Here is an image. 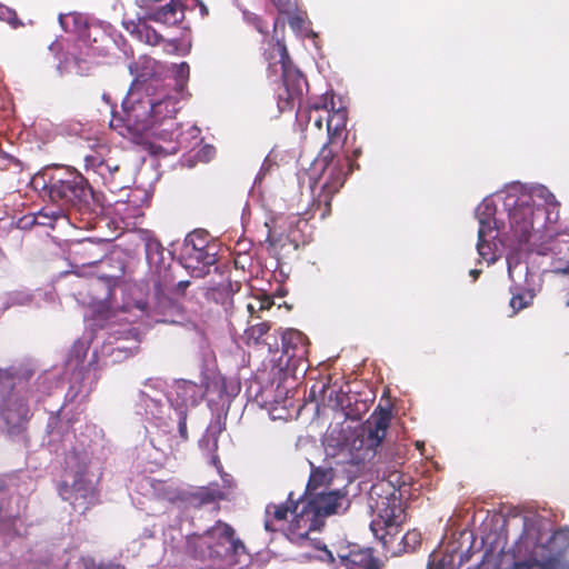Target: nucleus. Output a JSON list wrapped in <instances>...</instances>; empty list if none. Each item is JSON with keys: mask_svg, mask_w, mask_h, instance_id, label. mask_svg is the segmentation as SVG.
<instances>
[{"mask_svg": "<svg viewBox=\"0 0 569 569\" xmlns=\"http://www.w3.org/2000/svg\"><path fill=\"white\" fill-rule=\"evenodd\" d=\"M257 30L260 32V33H267V29L263 27V23H262V20L257 18Z\"/></svg>", "mask_w": 569, "mask_h": 569, "instance_id": "nucleus-59", "label": "nucleus"}, {"mask_svg": "<svg viewBox=\"0 0 569 569\" xmlns=\"http://www.w3.org/2000/svg\"><path fill=\"white\" fill-rule=\"evenodd\" d=\"M311 121L313 122V126L318 129V130H322V128L325 127L326 124V113H313V117L311 118Z\"/></svg>", "mask_w": 569, "mask_h": 569, "instance_id": "nucleus-52", "label": "nucleus"}, {"mask_svg": "<svg viewBox=\"0 0 569 569\" xmlns=\"http://www.w3.org/2000/svg\"><path fill=\"white\" fill-rule=\"evenodd\" d=\"M87 167L93 168L103 180V183L109 188L110 191L114 192L122 190L128 187V181H117L116 174H119L121 167L114 162L99 160L93 157L86 158Z\"/></svg>", "mask_w": 569, "mask_h": 569, "instance_id": "nucleus-28", "label": "nucleus"}, {"mask_svg": "<svg viewBox=\"0 0 569 569\" xmlns=\"http://www.w3.org/2000/svg\"><path fill=\"white\" fill-rule=\"evenodd\" d=\"M493 231L491 219L489 217L486 219H479L477 250L479 256L488 262L496 260L492 246L488 239V237L491 238V233ZM492 238H495V236H492Z\"/></svg>", "mask_w": 569, "mask_h": 569, "instance_id": "nucleus-32", "label": "nucleus"}, {"mask_svg": "<svg viewBox=\"0 0 569 569\" xmlns=\"http://www.w3.org/2000/svg\"><path fill=\"white\" fill-rule=\"evenodd\" d=\"M247 311L250 318H260L259 312H261V305H258L256 297H252L247 303Z\"/></svg>", "mask_w": 569, "mask_h": 569, "instance_id": "nucleus-47", "label": "nucleus"}, {"mask_svg": "<svg viewBox=\"0 0 569 569\" xmlns=\"http://www.w3.org/2000/svg\"><path fill=\"white\" fill-rule=\"evenodd\" d=\"M180 389H183L184 391H187L188 389H198V392L199 395L202 397L203 396V391L201 390V388H198L197 385L192 383L191 381H188V380H181L180 379Z\"/></svg>", "mask_w": 569, "mask_h": 569, "instance_id": "nucleus-54", "label": "nucleus"}, {"mask_svg": "<svg viewBox=\"0 0 569 569\" xmlns=\"http://www.w3.org/2000/svg\"><path fill=\"white\" fill-rule=\"evenodd\" d=\"M179 432H180V438H184V437H187V430H186V427H184V426H182L181 423H180Z\"/></svg>", "mask_w": 569, "mask_h": 569, "instance_id": "nucleus-62", "label": "nucleus"}, {"mask_svg": "<svg viewBox=\"0 0 569 569\" xmlns=\"http://www.w3.org/2000/svg\"><path fill=\"white\" fill-rule=\"evenodd\" d=\"M80 565L82 569H123L120 565L98 563L89 557L81 558Z\"/></svg>", "mask_w": 569, "mask_h": 569, "instance_id": "nucleus-46", "label": "nucleus"}, {"mask_svg": "<svg viewBox=\"0 0 569 569\" xmlns=\"http://www.w3.org/2000/svg\"><path fill=\"white\" fill-rule=\"evenodd\" d=\"M186 551L193 558L201 560L212 559L210 528L202 535H190L187 537Z\"/></svg>", "mask_w": 569, "mask_h": 569, "instance_id": "nucleus-30", "label": "nucleus"}, {"mask_svg": "<svg viewBox=\"0 0 569 569\" xmlns=\"http://www.w3.org/2000/svg\"><path fill=\"white\" fill-rule=\"evenodd\" d=\"M292 516L288 527V537L296 542L308 539L309 533L316 529V516L312 515L307 503L301 509H297V513H292Z\"/></svg>", "mask_w": 569, "mask_h": 569, "instance_id": "nucleus-27", "label": "nucleus"}, {"mask_svg": "<svg viewBox=\"0 0 569 569\" xmlns=\"http://www.w3.org/2000/svg\"><path fill=\"white\" fill-rule=\"evenodd\" d=\"M131 331L132 329L113 331L112 336L118 335V337L114 338V341L110 339L104 341L100 351L94 348L92 360L88 363V367H84L83 362L90 347L91 338L83 336L73 343L66 359V371L70 372V387L66 395L69 401H73L78 397L84 398L90 393L92 381H89L88 376L93 365L100 361H102L103 365L119 362L129 356L128 350L130 348L122 343L121 336L131 333Z\"/></svg>", "mask_w": 569, "mask_h": 569, "instance_id": "nucleus-7", "label": "nucleus"}, {"mask_svg": "<svg viewBox=\"0 0 569 569\" xmlns=\"http://www.w3.org/2000/svg\"><path fill=\"white\" fill-rule=\"evenodd\" d=\"M533 299V295H531L530 292H526V293H516L511 297L510 299V307L512 308L513 312H518L522 309H525L526 307H528L531 301Z\"/></svg>", "mask_w": 569, "mask_h": 569, "instance_id": "nucleus-43", "label": "nucleus"}, {"mask_svg": "<svg viewBox=\"0 0 569 569\" xmlns=\"http://www.w3.org/2000/svg\"><path fill=\"white\" fill-rule=\"evenodd\" d=\"M391 422V411L388 408L378 407L361 425L358 437L360 448L375 451L387 436Z\"/></svg>", "mask_w": 569, "mask_h": 569, "instance_id": "nucleus-16", "label": "nucleus"}, {"mask_svg": "<svg viewBox=\"0 0 569 569\" xmlns=\"http://www.w3.org/2000/svg\"><path fill=\"white\" fill-rule=\"evenodd\" d=\"M300 503L293 499V493L290 492L288 499L283 503H269L264 511V529L274 532L279 529L278 523H284L289 513H297Z\"/></svg>", "mask_w": 569, "mask_h": 569, "instance_id": "nucleus-25", "label": "nucleus"}, {"mask_svg": "<svg viewBox=\"0 0 569 569\" xmlns=\"http://www.w3.org/2000/svg\"><path fill=\"white\" fill-rule=\"evenodd\" d=\"M278 11L282 14H289L291 10L290 0H272Z\"/></svg>", "mask_w": 569, "mask_h": 569, "instance_id": "nucleus-50", "label": "nucleus"}, {"mask_svg": "<svg viewBox=\"0 0 569 569\" xmlns=\"http://www.w3.org/2000/svg\"><path fill=\"white\" fill-rule=\"evenodd\" d=\"M43 443L50 452L64 456V471L58 487L60 497L83 512L96 501L93 461L102 460L108 451L102 429L86 423L76 435L70 431L69 421L60 420L51 411Z\"/></svg>", "mask_w": 569, "mask_h": 569, "instance_id": "nucleus-1", "label": "nucleus"}, {"mask_svg": "<svg viewBox=\"0 0 569 569\" xmlns=\"http://www.w3.org/2000/svg\"><path fill=\"white\" fill-rule=\"evenodd\" d=\"M18 162L19 161L10 154H7V153L0 154V169L1 170L8 169L11 163L18 164Z\"/></svg>", "mask_w": 569, "mask_h": 569, "instance_id": "nucleus-51", "label": "nucleus"}, {"mask_svg": "<svg viewBox=\"0 0 569 569\" xmlns=\"http://www.w3.org/2000/svg\"><path fill=\"white\" fill-rule=\"evenodd\" d=\"M307 505L312 515L319 518L347 511L350 500L341 490L319 491L311 496Z\"/></svg>", "mask_w": 569, "mask_h": 569, "instance_id": "nucleus-20", "label": "nucleus"}, {"mask_svg": "<svg viewBox=\"0 0 569 569\" xmlns=\"http://www.w3.org/2000/svg\"><path fill=\"white\" fill-rule=\"evenodd\" d=\"M332 480V469L312 467L310 477L307 483L306 492L310 496L319 493V489L329 485Z\"/></svg>", "mask_w": 569, "mask_h": 569, "instance_id": "nucleus-34", "label": "nucleus"}, {"mask_svg": "<svg viewBox=\"0 0 569 569\" xmlns=\"http://www.w3.org/2000/svg\"><path fill=\"white\" fill-rule=\"evenodd\" d=\"M336 102H335V94L333 92H326L320 98H318L316 101L308 104V107L302 110L301 107L297 111V116L302 119L303 114L306 113L307 122H311V118L313 117V113H326L330 110L336 109Z\"/></svg>", "mask_w": 569, "mask_h": 569, "instance_id": "nucleus-33", "label": "nucleus"}, {"mask_svg": "<svg viewBox=\"0 0 569 569\" xmlns=\"http://www.w3.org/2000/svg\"><path fill=\"white\" fill-rule=\"evenodd\" d=\"M217 244L204 229L187 234L180 250V266L193 278H203L217 259Z\"/></svg>", "mask_w": 569, "mask_h": 569, "instance_id": "nucleus-11", "label": "nucleus"}, {"mask_svg": "<svg viewBox=\"0 0 569 569\" xmlns=\"http://www.w3.org/2000/svg\"><path fill=\"white\" fill-rule=\"evenodd\" d=\"M59 23L67 31L76 34V42L68 49L57 64L58 72L87 74L96 64L94 58L104 57L111 44L119 46L123 38L104 21H88L79 13L60 14Z\"/></svg>", "mask_w": 569, "mask_h": 569, "instance_id": "nucleus-5", "label": "nucleus"}, {"mask_svg": "<svg viewBox=\"0 0 569 569\" xmlns=\"http://www.w3.org/2000/svg\"><path fill=\"white\" fill-rule=\"evenodd\" d=\"M189 284H190V281H188V280H180V282H179L180 291L186 290V288H187Z\"/></svg>", "mask_w": 569, "mask_h": 569, "instance_id": "nucleus-60", "label": "nucleus"}, {"mask_svg": "<svg viewBox=\"0 0 569 569\" xmlns=\"http://www.w3.org/2000/svg\"><path fill=\"white\" fill-rule=\"evenodd\" d=\"M289 27L297 33L308 37L311 33L310 21L306 12L297 11L288 18Z\"/></svg>", "mask_w": 569, "mask_h": 569, "instance_id": "nucleus-38", "label": "nucleus"}, {"mask_svg": "<svg viewBox=\"0 0 569 569\" xmlns=\"http://www.w3.org/2000/svg\"><path fill=\"white\" fill-rule=\"evenodd\" d=\"M158 482H160L162 486L161 491H163L164 495H154L156 499L168 501L170 503H174L178 499V485L174 478L171 479H162L159 478Z\"/></svg>", "mask_w": 569, "mask_h": 569, "instance_id": "nucleus-40", "label": "nucleus"}, {"mask_svg": "<svg viewBox=\"0 0 569 569\" xmlns=\"http://www.w3.org/2000/svg\"><path fill=\"white\" fill-rule=\"evenodd\" d=\"M361 153V150L359 148L355 149L352 151L353 160L357 159Z\"/></svg>", "mask_w": 569, "mask_h": 569, "instance_id": "nucleus-63", "label": "nucleus"}, {"mask_svg": "<svg viewBox=\"0 0 569 569\" xmlns=\"http://www.w3.org/2000/svg\"><path fill=\"white\" fill-rule=\"evenodd\" d=\"M224 498V493L216 487H200L193 491L183 493L180 496V500L188 501L194 507H201L204 505L220 501Z\"/></svg>", "mask_w": 569, "mask_h": 569, "instance_id": "nucleus-31", "label": "nucleus"}, {"mask_svg": "<svg viewBox=\"0 0 569 569\" xmlns=\"http://www.w3.org/2000/svg\"><path fill=\"white\" fill-rule=\"evenodd\" d=\"M323 550L326 551V555H327V558L329 559V561L333 562L335 558L332 556V552L330 550H328L326 546L323 547Z\"/></svg>", "mask_w": 569, "mask_h": 569, "instance_id": "nucleus-61", "label": "nucleus"}, {"mask_svg": "<svg viewBox=\"0 0 569 569\" xmlns=\"http://www.w3.org/2000/svg\"><path fill=\"white\" fill-rule=\"evenodd\" d=\"M212 559L227 560L246 551L244 543L236 537L234 529L227 522L218 520L211 528Z\"/></svg>", "mask_w": 569, "mask_h": 569, "instance_id": "nucleus-15", "label": "nucleus"}, {"mask_svg": "<svg viewBox=\"0 0 569 569\" xmlns=\"http://www.w3.org/2000/svg\"><path fill=\"white\" fill-rule=\"evenodd\" d=\"M190 68L187 62H180V99H183L184 96V89L181 83L182 80H188L189 78Z\"/></svg>", "mask_w": 569, "mask_h": 569, "instance_id": "nucleus-48", "label": "nucleus"}, {"mask_svg": "<svg viewBox=\"0 0 569 569\" xmlns=\"http://www.w3.org/2000/svg\"><path fill=\"white\" fill-rule=\"evenodd\" d=\"M142 12H138L136 19L123 20L124 29L140 42L159 46L168 53L178 51V39H166L163 34L153 29L148 21L152 20L168 27L178 23V0H137Z\"/></svg>", "mask_w": 569, "mask_h": 569, "instance_id": "nucleus-10", "label": "nucleus"}, {"mask_svg": "<svg viewBox=\"0 0 569 569\" xmlns=\"http://www.w3.org/2000/svg\"><path fill=\"white\" fill-rule=\"evenodd\" d=\"M568 548V528L547 533L533 526L527 527L513 546L511 569H569L565 557Z\"/></svg>", "mask_w": 569, "mask_h": 569, "instance_id": "nucleus-6", "label": "nucleus"}, {"mask_svg": "<svg viewBox=\"0 0 569 569\" xmlns=\"http://www.w3.org/2000/svg\"><path fill=\"white\" fill-rule=\"evenodd\" d=\"M174 528L172 527H168L164 531H163V536H164V543L168 545L169 543V539H170V547L172 549L176 548L174 546Z\"/></svg>", "mask_w": 569, "mask_h": 569, "instance_id": "nucleus-53", "label": "nucleus"}, {"mask_svg": "<svg viewBox=\"0 0 569 569\" xmlns=\"http://www.w3.org/2000/svg\"><path fill=\"white\" fill-rule=\"evenodd\" d=\"M557 244L559 249L552 260L556 297L561 305L569 307V260L559 256L562 253L561 242L558 241Z\"/></svg>", "mask_w": 569, "mask_h": 569, "instance_id": "nucleus-24", "label": "nucleus"}, {"mask_svg": "<svg viewBox=\"0 0 569 569\" xmlns=\"http://www.w3.org/2000/svg\"><path fill=\"white\" fill-rule=\"evenodd\" d=\"M67 220L64 211L61 207L53 209L49 207H44L36 213L30 216H26L21 222L23 227L27 226H43L49 228H54V224L59 221Z\"/></svg>", "mask_w": 569, "mask_h": 569, "instance_id": "nucleus-29", "label": "nucleus"}, {"mask_svg": "<svg viewBox=\"0 0 569 569\" xmlns=\"http://www.w3.org/2000/svg\"><path fill=\"white\" fill-rule=\"evenodd\" d=\"M200 133H201V130L196 126H193L189 131L191 139L199 140V141H201Z\"/></svg>", "mask_w": 569, "mask_h": 569, "instance_id": "nucleus-57", "label": "nucleus"}, {"mask_svg": "<svg viewBox=\"0 0 569 569\" xmlns=\"http://www.w3.org/2000/svg\"><path fill=\"white\" fill-rule=\"evenodd\" d=\"M0 21L7 22L12 29L23 27V22L18 18L17 12L1 3Z\"/></svg>", "mask_w": 569, "mask_h": 569, "instance_id": "nucleus-42", "label": "nucleus"}, {"mask_svg": "<svg viewBox=\"0 0 569 569\" xmlns=\"http://www.w3.org/2000/svg\"><path fill=\"white\" fill-rule=\"evenodd\" d=\"M401 541L406 550L413 551L421 543V533L416 529L409 530L403 535Z\"/></svg>", "mask_w": 569, "mask_h": 569, "instance_id": "nucleus-44", "label": "nucleus"}, {"mask_svg": "<svg viewBox=\"0 0 569 569\" xmlns=\"http://www.w3.org/2000/svg\"><path fill=\"white\" fill-rule=\"evenodd\" d=\"M62 48V44L60 41H54L50 44L49 49L50 51L52 52H57L58 50H60Z\"/></svg>", "mask_w": 569, "mask_h": 569, "instance_id": "nucleus-58", "label": "nucleus"}, {"mask_svg": "<svg viewBox=\"0 0 569 569\" xmlns=\"http://www.w3.org/2000/svg\"><path fill=\"white\" fill-rule=\"evenodd\" d=\"M173 84L159 86L154 80L142 87L130 88L121 103L122 114L112 111L110 126L119 134L140 142L152 134L176 143L178 138V71L172 72Z\"/></svg>", "mask_w": 569, "mask_h": 569, "instance_id": "nucleus-2", "label": "nucleus"}, {"mask_svg": "<svg viewBox=\"0 0 569 569\" xmlns=\"http://www.w3.org/2000/svg\"><path fill=\"white\" fill-rule=\"evenodd\" d=\"M538 197L545 200V204L548 207L547 212L551 213L553 210H558L560 203L556 199L555 194L551 193L547 188L538 190Z\"/></svg>", "mask_w": 569, "mask_h": 569, "instance_id": "nucleus-45", "label": "nucleus"}, {"mask_svg": "<svg viewBox=\"0 0 569 569\" xmlns=\"http://www.w3.org/2000/svg\"><path fill=\"white\" fill-rule=\"evenodd\" d=\"M146 256L150 269L157 276L154 283V311L159 318L157 322L176 323L174 316L178 312V284L174 283L172 263L173 252L166 249L152 237L146 239Z\"/></svg>", "mask_w": 569, "mask_h": 569, "instance_id": "nucleus-9", "label": "nucleus"}, {"mask_svg": "<svg viewBox=\"0 0 569 569\" xmlns=\"http://www.w3.org/2000/svg\"><path fill=\"white\" fill-rule=\"evenodd\" d=\"M157 466L156 462L144 463V458L138 456L136 469L141 473L130 479L129 490L147 498H154V495H164L163 491H161L162 485L158 482L159 478L146 475L147 472H153Z\"/></svg>", "mask_w": 569, "mask_h": 569, "instance_id": "nucleus-23", "label": "nucleus"}, {"mask_svg": "<svg viewBox=\"0 0 569 569\" xmlns=\"http://www.w3.org/2000/svg\"><path fill=\"white\" fill-rule=\"evenodd\" d=\"M352 562L359 565L363 569H380L382 563L379 558L373 556L372 549H365L352 555Z\"/></svg>", "mask_w": 569, "mask_h": 569, "instance_id": "nucleus-39", "label": "nucleus"}, {"mask_svg": "<svg viewBox=\"0 0 569 569\" xmlns=\"http://www.w3.org/2000/svg\"><path fill=\"white\" fill-rule=\"evenodd\" d=\"M180 54H186L191 49V23L203 20L209 14L207 6L201 0H180Z\"/></svg>", "mask_w": 569, "mask_h": 569, "instance_id": "nucleus-21", "label": "nucleus"}, {"mask_svg": "<svg viewBox=\"0 0 569 569\" xmlns=\"http://www.w3.org/2000/svg\"><path fill=\"white\" fill-rule=\"evenodd\" d=\"M33 376L29 369H16L6 383L10 390L0 403V413L12 436L26 429L32 407L54 396L64 381V370L60 366H53L37 377Z\"/></svg>", "mask_w": 569, "mask_h": 569, "instance_id": "nucleus-3", "label": "nucleus"}, {"mask_svg": "<svg viewBox=\"0 0 569 569\" xmlns=\"http://www.w3.org/2000/svg\"><path fill=\"white\" fill-rule=\"evenodd\" d=\"M31 188L42 200L59 207H81L93 198L88 180L76 169L64 166L46 167L30 180Z\"/></svg>", "mask_w": 569, "mask_h": 569, "instance_id": "nucleus-8", "label": "nucleus"}, {"mask_svg": "<svg viewBox=\"0 0 569 569\" xmlns=\"http://www.w3.org/2000/svg\"><path fill=\"white\" fill-rule=\"evenodd\" d=\"M184 308L188 309L189 311L193 312V313H197V312H199L202 309V307L200 306L199 302L193 305L190 299L186 300V307Z\"/></svg>", "mask_w": 569, "mask_h": 569, "instance_id": "nucleus-55", "label": "nucleus"}, {"mask_svg": "<svg viewBox=\"0 0 569 569\" xmlns=\"http://www.w3.org/2000/svg\"><path fill=\"white\" fill-rule=\"evenodd\" d=\"M405 521L401 499L392 493L377 502V513L370 522V530L382 547L388 549L400 533Z\"/></svg>", "mask_w": 569, "mask_h": 569, "instance_id": "nucleus-13", "label": "nucleus"}, {"mask_svg": "<svg viewBox=\"0 0 569 569\" xmlns=\"http://www.w3.org/2000/svg\"><path fill=\"white\" fill-rule=\"evenodd\" d=\"M32 300L33 297L28 290H14L6 292L1 296L2 306L0 307V315L12 307L29 306Z\"/></svg>", "mask_w": 569, "mask_h": 569, "instance_id": "nucleus-35", "label": "nucleus"}, {"mask_svg": "<svg viewBox=\"0 0 569 569\" xmlns=\"http://www.w3.org/2000/svg\"><path fill=\"white\" fill-rule=\"evenodd\" d=\"M348 110L339 106L326 114V129L328 140L321 148L317 158V164L322 167L319 180L320 192L313 198L308 213L310 217L327 218L331 213V200L346 181V167L352 169L349 153L339 157V150L345 148L348 138Z\"/></svg>", "mask_w": 569, "mask_h": 569, "instance_id": "nucleus-4", "label": "nucleus"}, {"mask_svg": "<svg viewBox=\"0 0 569 569\" xmlns=\"http://www.w3.org/2000/svg\"><path fill=\"white\" fill-rule=\"evenodd\" d=\"M270 325L267 321L252 325L244 330L243 340L247 346H257L262 342V338L269 332Z\"/></svg>", "mask_w": 569, "mask_h": 569, "instance_id": "nucleus-37", "label": "nucleus"}, {"mask_svg": "<svg viewBox=\"0 0 569 569\" xmlns=\"http://www.w3.org/2000/svg\"><path fill=\"white\" fill-rule=\"evenodd\" d=\"M178 386L172 380L169 385L162 379L151 380L139 392V402L144 408L147 416L159 421V426L169 427L168 421H173L178 416Z\"/></svg>", "mask_w": 569, "mask_h": 569, "instance_id": "nucleus-12", "label": "nucleus"}, {"mask_svg": "<svg viewBox=\"0 0 569 569\" xmlns=\"http://www.w3.org/2000/svg\"><path fill=\"white\" fill-rule=\"evenodd\" d=\"M479 273H480V271L476 270V269L470 271V274L473 277L475 280L478 278Z\"/></svg>", "mask_w": 569, "mask_h": 569, "instance_id": "nucleus-64", "label": "nucleus"}, {"mask_svg": "<svg viewBox=\"0 0 569 569\" xmlns=\"http://www.w3.org/2000/svg\"><path fill=\"white\" fill-rule=\"evenodd\" d=\"M309 227L307 219H298L296 226H291L288 232V237L291 242L298 246L300 242L306 243L308 241L307 237L303 234L301 237L298 236V232H303L305 229Z\"/></svg>", "mask_w": 569, "mask_h": 569, "instance_id": "nucleus-41", "label": "nucleus"}, {"mask_svg": "<svg viewBox=\"0 0 569 569\" xmlns=\"http://www.w3.org/2000/svg\"><path fill=\"white\" fill-rule=\"evenodd\" d=\"M308 338L301 331L287 329L281 335V351L288 362L302 360L308 353Z\"/></svg>", "mask_w": 569, "mask_h": 569, "instance_id": "nucleus-26", "label": "nucleus"}, {"mask_svg": "<svg viewBox=\"0 0 569 569\" xmlns=\"http://www.w3.org/2000/svg\"><path fill=\"white\" fill-rule=\"evenodd\" d=\"M109 241L84 238L69 243L68 253L76 267H94L107 256Z\"/></svg>", "mask_w": 569, "mask_h": 569, "instance_id": "nucleus-17", "label": "nucleus"}, {"mask_svg": "<svg viewBox=\"0 0 569 569\" xmlns=\"http://www.w3.org/2000/svg\"><path fill=\"white\" fill-rule=\"evenodd\" d=\"M279 63L282 70L283 89L278 94V108L281 112L292 110L296 104L301 107L305 89L308 83L303 74L292 66L286 43L277 40Z\"/></svg>", "mask_w": 569, "mask_h": 569, "instance_id": "nucleus-14", "label": "nucleus"}, {"mask_svg": "<svg viewBox=\"0 0 569 569\" xmlns=\"http://www.w3.org/2000/svg\"><path fill=\"white\" fill-rule=\"evenodd\" d=\"M122 303L117 306L116 321L134 323L147 315L148 303L140 287L130 286L121 289Z\"/></svg>", "mask_w": 569, "mask_h": 569, "instance_id": "nucleus-19", "label": "nucleus"}, {"mask_svg": "<svg viewBox=\"0 0 569 569\" xmlns=\"http://www.w3.org/2000/svg\"><path fill=\"white\" fill-rule=\"evenodd\" d=\"M210 293V288L208 287H198L196 295L201 298H208Z\"/></svg>", "mask_w": 569, "mask_h": 569, "instance_id": "nucleus-56", "label": "nucleus"}, {"mask_svg": "<svg viewBox=\"0 0 569 569\" xmlns=\"http://www.w3.org/2000/svg\"><path fill=\"white\" fill-rule=\"evenodd\" d=\"M97 283H103L106 287L104 300L110 301L116 298V289L124 274V263L119 258L104 257L97 266Z\"/></svg>", "mask_w": 569, "mask_h": 569, "instance_id": "nucleus-22", "label": "nucleus"}, {"mask_svg": "<svg viewBox=\"0 0 569 569\" xmlns=\"http://www.w3.org/2000/svg\"><path fill=\"white\" fill-rule=\"evenodd\" d=\"M256 299L261 305V311L269 310L274 305L273 299L267 295L256 296Z\"/></svg>", "mask_w": 569, "mask_h": 569, "instance_id": "nucleus-49", "label": "nucleus"}, {"mask_svg": "<svg viewBox=\"0 0 569 569\" xmlns=\"http://www.w3.org/2000/svg\"><path fill=\"white\" fill-rule=\"evenodd\" d=\"M217 150L212 144H203L193 156H183L182 166L194 167L198 162L207 163L216 157Z\"/></svg>", "mask_w": 569, "mask_h": 569, "instance_id": "nucleus-36", "label": "nucleus"}, {"mask_svg": "<svg viewBox=\"0 0 569 569\" xmlns=\"http://www.w3.org/2000/svg\"><path fill=\"white\" fill-rule=\"evenodd\" d=\"M535 207L528 202L515 206L510 213L511 238L517 246L528 244L536 234L533 228Z\"/></svg>", "mask_w": 569, "mask_h": 569, "instance_id": "nucleus-18", "label": "nucleus"}]
</instances>
